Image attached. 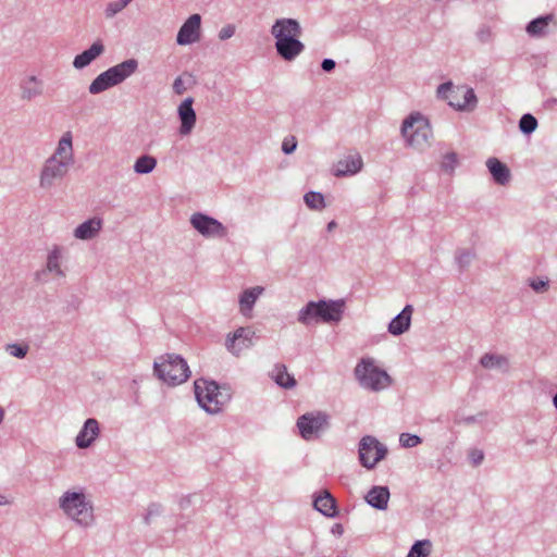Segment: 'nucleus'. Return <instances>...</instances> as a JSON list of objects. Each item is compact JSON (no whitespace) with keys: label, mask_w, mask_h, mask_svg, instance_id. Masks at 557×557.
<instances>
[{"label":"nucleus","mask_w":557,"mask_h":557,"mask_svg":"<svg viewBox=\"0 0 557 557\" xmlns=\"http://www.w3.org/2000/svg\"><path fill=\"white\" fill-rule=\"evenodd\" d=\"M255 335L256 332L251 326L238 327L226 336L225 347L232 355L238 357L243 350L255 345Z\"/></svg>","instance_id":"obj_14"},{"label":"nucleus","mask_w":557,"mask_h":557,"mask_svg":"<svg viewBox=\"0 0 557 557\" xmlns=\"http://www.w3.org/2000/svg\"><path fill=\"white\" fill-rule=\"evenodd\" d=\"M133 0H121V2L127 7Z\"/></svg>","instance_id":"obj_57"},{"label":"nucleus","mask_w":557,"mask_h":557,"mask_svg":"<svg viewBox=\"0 0 557 557\" xmlns=\"http://www.w3.org/2000/svg\"><path fill=\"white\" fill-rule=\"evenodd\" d=\"M157 166V159L150 154L138 157L134 163V171L137 174H149Z\"/></svg>","instance_id":"obj_31"},{"label":"nucleus","mask_w":557,"mask_h":557,"mask_svg":"<svg viewBox=\"0 0 557 557\" xmlns=\"http://www.w3.org/2000/svg\"><path fill=\"white\" fill-rule=\"evenodd\" d=\"M362 164V159L359 154L348 156L337 162L334 175L337 177L354 175L361 170Z\"/></svg>","instance_id":"obj_22"},{"label":"nucleus","mask_w":557,"mask_h":557,"mask_svg":"<svg viewBox=\"0 0 557 557\" xmlns=\"http://www.w3.org/2000/svg\"><path fill=\"white\" fill-rule=\"evenodd\" d=\"M236 27L234 24H227L223 26L219 32V39L226 40L234 36Z\"/></svg>","instance_id":"obj_45"},{"label":"nucleus","mask_w":557,"mask_h":557,"mask_svg":"<svg viewBox=\"0 0 557 557\" xmlns=\"http://www.w3.org/2000/svg\"><path fill=\"white\" fill-rule=\"evenodd\" d=\"M400 445L405 448H412L422 443V438L416 434L401 433L399 436Z\"/></svg>","instance_id":"obj_40"},{"label":"nucleus","mask_w":557,"mask_h":557,"mask_svg":"<svg viewBox=\"0 0 557 557\" xmlns=\"http://www.w3.org/2000/svg\"><path fill=\"white\" fill-rule=\"evenodd\" d=\"M193 103L194 98L188 97L185 100H183L177 108V114L181 121L178 132L182 136L190 134L196 125L197 115L196 111L193 108Z\"/></svg>","instance_id":"obj_16"},{"label":"nucleus","mask_w":557,"mask_h":557,"mask_svg":"<svg viewBox=\"0 0 557 557\" xmlns=\"http://www.w3.org/2000/svg\"><path fill=\"white\" fill-rule=\"evenodd\" d=\"M537 127V120L531 114L525 113L520 117L519 129L524 135H531Z\"/></svg>","instance_id":"obj_36"},{"label":"nucleus","mask_w":557,"mask_h":557,"mask_svg":"<svg viewBox=\"0 0 557 557\" xmlns=\"http://www.w3.org/2000/svg\"><path fill=\"white\" fill-rule=\"evenodd\" d=\"M437 97L448 101V104L458 111H472L478 103L475 92L472 88H454L451 82H446L437 87Z\"/></svg>","instance_id":"obj_9"},{"label":"nucleus","mask_w":557,"mask_h":557,"mask_svg":"<svg viewBox=\"0 0 557 557\" xmlns=\"http://www.w3.org/2000/svg\"><path fill=\"white\" fill-rule=\"evenodd\" d=\"M262 293L263 287L261 286L245 289L239 296L240 312L246 315L247 312L251 311L256 300Z\"/></svg>","instance_id":"obj_29"},{"label":"nucleus","mask_w":557,"mask_h":557,"mask_svg":"<svg viewBox=\"0 0 557 557\" xmlns=\"http://www.w3.org/2000/svg\"><path fill=\"white\" fill-rule=\"evenodd\" d=\"M124 8H126L121 0L112 1L107 4V8L104 10V14L107 18H112L115 16L119 12H121Z\"/></svg>","instance_id":"obj_42"},{"label":"nucleus","mask_w":557,"mask_h":557,"mask_svg":"<svg viewBox=\"0 0 557 557\" xmlns=\"http://www.w3.org/2000/svg\"><path fill=\"white\" fill-rule=\"evenodd\" d=\"M458 164V156L456 152H448L444 156L443 161L441 163V168L443 171L447 173L454 172L456 165Z\"/></svg>","instance_id":"obj_39"},{"label":"nucleus","mask_w":557,"mask_h":557,"mask_svg":"<svg viewBox=\"0 0 557 557\" xmlns=\"http://www.w3.org/2000/svg\"><path fill=\"white\" fill-rule=\"evenodd\" d=\"M195 396L199 406L208 413H218L230 400V394L222 392L214 381L198 379L194 383Z\"/></svg>","instance_id":"obj_6"},{"label":"nucleus","mask_w":557,"mask_h":557,"mask_svg":"<svg viewBox=\"0 0 557 557\" xmlns=\"http://www.w3.org/2000/svg\"><path fill=\"white\" fill-rule=\"evenodd\" d=\"M99 434V422L95 418H88L78 432L75 438V444L81 449L88 448L92 445Z\"/></svg>","instance_id":"obj_17"},{"label":"nucleus","mask_w":557,"mask_h":557,"mask_svg":"<svg viewBox=\"0 0 557 557\" xmlns=\"http://www.w3.org/2000/svg\"><path fill=\"white\" fill-rule=\"evenodd\" d=\"M554 14H545L533 18L527 24L525 32L531 37L546 36L549 33V24L554 21Z\"/></svg>","instance_id":"obj_23"},{"label":"nucleus","mask_w":557,"mask_h":557,"mask_svg":"<svg viewBox=\"0 0 557 557\" xmlns=\"http://www.w3.org/2000/svg\"><path fill=\"white\" fill-rule=\"evenodd\" d=\"M45 270H47L48 273H54L59 277L65 276V272L61 268V249L59 246H54L49 251Z\"/></svg>","instance_id":"obj_30"},{"label":"nucleus","mask_w":557,"mask_h":557,"mask_svg":"<svg viewBox=\"0 0 557 557\" xmlns=\"http://www.w3.org/2000/svg\"><path fill=\"white\" fill-rule=\"evenodd\" d=\"M336 66V62L333 60V59H324L322 62H321V69L324 71V72H332Z\"/></svg>","instance_id":"obj_48"},{"label":"nucleus","mask_w":557,"mask_h":557,"mask_svg":"<svg viewBox=\"0 0 557 557\" xmlns=\"http://www.w3.org/2000/svg\"><path fill=\"white\" fill-rule=\"evenodd\" d=\"M297 148V139L295 136L286 137L282 143V151L285 154L293 153Z\"/></svg>","instance_id":"obj_43"},{"label":"nucleus","mask_w":557,"mask_h":557,"mask_svg":"<svg viewBox=\"0 0 557 557\" xmlns=\"http://www.w3.org/2000/svg\"><path fill=\"white\" fill-rule=\"evenodd\" d=\"M389 499L387 486H373L366 495V502L373 508L385 510Z\"/></svg>","instance_id":"obj_24"},{"label":"nucleus","mask_w":557,"mask_h":557,"mask_svg":"<svg viewBox=\"0 0 557 557\" xmlns=\"http://www.w3.org/2000/svg\"><path fill=\"white\" fill-rule=\"evenodd\" d=\"M102 227V221L99 218H91L87 221L81 223L75 230H74V236L77 239L82 240H88L94 238Z\"/></svg>","instance_id":"obj_25"},{"label":"nucleus","mask_w":557,"mask_h":557,"mask_svg":"<svg viewBox=\"0 0 557 557\" xmlns=\"http://www.w3.org/2000/svg\"><path fill=\"white\" fill-rule=\"evenodd\" d=\"M337 226L336 222L335 221H331L329 222L327 224V231H333L335 227Z\"/></svg>","instance_id":"obj_53"},{"label":"nucleus","mask_w":557,"mask_h":557,"mask_svg":"<svg viewBox=\"0 0 557 557\" xmlns=\"http://www.w3.org/2000/svg\"><path fill=\"white\" fill-rule=\"evenodd\" d=\"M469 458H470V461L471 463L476 467L482 463L483 459H484V453L483 450L481 449H472L470 453H469Z\"/></svg>","instance_id":"obj_46"},{"label":"nucleus","mask_w":557,"mask_h":557,"mask_svg":"<svg viewBox=\"0 0 557 557\" xmlns=\"http://www.w3.org/2000/svg\"><path fill=\"white\" fill-rule=\"evenodd\" d=\"M345 309V300H325L309 301L302 307L298 313V321L301 324L309 325L315 322H339L343 318Z\"/></svg>","instance_id":"obj_3"},{"label":"nucleus","mask_w":557,"mask_h":557,"mask_svg":"<svg viewBox=\"0 0 557 557\" xmlns=\"http://www.w3.org/2000/svg\"><path fill=\"white\" fill-rule=\"evenodd\" d=\"M306 206L312 210H322L325 208L324 196L319 191H308L304 196Z\"/></svg>","instance_id":"obj_34"},{"label":"nucleus","mask_w":557,"mask_h":557,"mask_svg":"<svg viewBox=\"0 0 557 557\" xmlns=\"http://www.w3.org/2000/svg\"><path fill=\"white\" fill-rule=\"evenodd\" d=\"M201 16L199 14L190 15L178 29L176 42L180 46H186L199 40Z\"/></svg>","instance_id":"obj_15"},{"label":"nucleus","mask_w":557,"mask_h":557,"mask_svg":"<svg viewBox=\"0 0 557 557\" xmlns=\"http://www.w3.org/2000/svg\"><path fill=\"white\" fill-rule=\"evenodd\" d=\"M59 507L76 524L88 528L95 521L94 506L83 491H66L59 498Z\"/></svg>","instance_id":"obj_2"},{"label":"nucleus","mask_w":557,"mask_h":557,"mask_svg":"<svg viewBox=\"0 0 557 557\" xmlns=\"http://www.w3.org/2000/svg\"><path fill=\"white\" fill-rule=\"evenodd\" d=\"M190 504V497L189 496H184L182 497V499L180 500V507L182 509H185L187 506H189Z\"/></svg>","instance_id":"obj_52"},{"label":"nucleus","mask_w":557,"mask_h":557,"mask_svg":"<svg viewBox=\"0 0 557 557\" xmlns=\"http://www.w3.org/2000/svg\"><path fill=\"white\" fill-rule=\"evenodd\" d=\"M154 375L168 385H180L188 380L190 370L186 360L176 354H165L154 360Z\"/></svg>","instance_id":"obj_4"},{"label":"nucleus","mask_w":557,"mask_h":557,"mask_svg":"<svg viewBox=\"0 0 557 557\" xmlns=\"http://www.w3.org/2000/svg\"><path fill=\"white\" fill-rule=\"evenodd\" d=\"M138 69L136 59H127L100 73L89 85L88 91L98 95L113 86H116L132 76Z\"/></svg>","instance_id":"obj_5"},{"label":"nucleus","mask_w":557,"mask_h":557,"mask_svg":"<svg viewBox=\"0 0 557 557\" xmlns=\"http://www.w3.org/2000/svg\"><path fill=\"white\" fill-rule=\"evenodd\" d=\"M162 506L158 503H152L148 506L147 508V512L144 517V521L146 524H150L151 522V519L154 518V517H158L162 513Z\"/></svg>","instance_id":"obj_41"},{"label":"nucleus","mask_w":557,"mask_h":557,"mask_svg":"<svg viewBox=\"0 0 557 557\" xmlns=\"http://www.w3.org/2000/svg\"><path fill=\"white\" fill-rule=\"evenodd\" d=\"M531 288L536 293H543L548 287V280H532L530 282Z\"/></svg>","instance_id":"obj_47"},{"label":"nucleus","mask_w":557,"mask_h":557,"mask_svg":"<svg viewBox=\"0 0 557 557\" xmlns=\"http://www.w3.org/2000/svg\"><path fill=\"white\" fill-rule=\"evenodd\" d=\"M189 222L191 226L203 237L223 238L227 235V228L219 220L206 213H193Z\"/></svg>","instance_id":"obj_13"},{"label":"nucleus","mask_w":557,"mask_h":557,"mask_svg":"<svg viewBox=\"0 0 557 557\" xmlns=\"http://www.w3.org/2000/svg\"><path fill=\"white\" fill-rule=\"evenodd\" d=\"M401 135L407 139L408 145L422 150L430 145L432 129L428 120L422 115L411 114L403 122Z\"/></svg>","instance_id":"obj_8"},{"label":"nucleus","mask_w":557,"mask_h":557,"mask_svg":"<svg viewBox=\"0 0 557 557\" xmlns=\"http://www.w3.org/2000/svg\"><path fill=\"white\" fill-rule=\"evenodd\" d=\"M274 381L283 388H293L296 385L295 377L287 372V368L284 364L276 367Z\"/></svg>","instance_id":"obj_32"},{"label":"nucleus","mask_w":557,"mask_h":557,"mask_svg":"<svg viewBox=\"0 0 557 557\" xmlns=\"http://www.w3.org/2000/svg\"><path fill=\"white\" fill-rule=\"evenodd\" d=\"M476 37L481 42L486 44L492 40L493 34L488 26L483 25L476 32Z\"/></svg>","instance_id":"obj_44"},{"label":"nucleus","mask_w":557,"mask_h":557,"mask_svg":"<svg viewBox=\"0 0 557 557\" xmlns=\"http://www.w3.org/2000/svg\"><path fill=\"white\" fill-rule=\"evenodd\" d=\"M553 404L555 408L557 409V393L553 396Z\"/></svg>","instance_id":"obj_56"},{"label":"nucleus","mask_w":557,"mask_h":557,"mask_svg":"<svg viewBox=\"0 0 557 557\" xmlns=\"http://www.w3.org/2000/svg\"><path fill=\"white\" fill-rule=\"evenodd\" d=\"M456 101H463L462 94L458 98H456Z\"/></svg>","instance_id":"obj_58"},{"label":"nucleus","mask_w":557,"mask_h":557,"mask_svg":"<svg viewBox=\"0 0 557 557\" xmlns=\"http://www.w3.org/2000/svg\"><path fill=\"white\" fill-rule=\"evenodd\" d=\"M486 166L492 175L493 181L498 185H506L510 182L511 174L509 168L495 157L486 160Z\"/></svg>","instance_id":"obj_21"},{"label":"nucleus","mask_w":557,"mask_h":557,"mask_svg":"<svg viewBox=\"0 0 557 557\" xmlns=\"http://www.w3.org/2000/svg\"><path fill=\"white\" fill-rule=\"evenodd\" d=\"M359 461L362 467L373 469L387 455V448L372 435H364L359 442Z\"/></svg>","instance_id":"obj_10"},{"label":"nucleus","mask_w":557,"mask_h":557,"mask_svg":"<svg viewBox=\"0 0 557 557\" xmlns=\"http://www.w3.org/2000/svg\"><path fill=\"white\" fill-rule=\"evenodd\" d=\"M48 272L47 270L41 269V270H38L36 273H35V281H37L38 283H46L47 282V276Z\"/></svg>","instance_id":"obj_49"},{"label":"nucleus","mask_w":557,"mask_h":557,"mask_svg":"<svg viewBox=\"0 0 557 557\" xmlns=\"http://www.w3.org/2000/svg\"><path fill=\"white\" fill-rule=\"evenodd\" d=\"M8 504L5 496L0 495V506Z\"/></svg>","instance_id":"obj_55"},{"label":"nucleus","mask_w":557,"mask_h":557,"mask_svg":"<svg viewBox=\"0 0 557 557\" xmlns=\"http://www.w3.org/2000/svg\"><path fill=\"white\" fill-rule=\"evenodd\" d=\"M478 421V416H468L460 420L461 423H465L467 425L473 424Z\"/></svg>","instance_id":"obj_51"},{"label":"nucleus","mask_w":557,"mask_h":557,"mask_svg":"<svg viewBox=\"0 0 557 557\" xmlns=\"http://www.w3.org/2000/svg\"><path fill=\"white\" fill-rule=\"evenodd\" d=\"M70 165H66L54 158H48L39 174V186L45 190H50L59 185L70 171Z\"/></svg>","instance_id":"obj_12"},{"label":"nucleus","mask_w":557,"mask_h":557,"mask_svg":"<svg viewBox=\"0 0 557 557\" xmlns=\"http://www.w3.org/2000/svg\"><path fill=\"white\" fill-rule=\"evenodd\" d=\"M21 98L30 101L42 95V82L35 75L28 76L21 83Z\"/></svg>","instance_id":"obj_26"},{"label":"nucleus","mask_w":557,"mask_h":557,"mask_svg":"<svg viewBox=\"0 0 557 557\" xmlns=\"http://www.w3.org/2000/svg\"><path fill=\"white\" fill-rule=\"evenodd\" d=\"M313 506L325 517L334 518L338 515L335 498L329 492H324L323 495L315 497Z\"/></svg>","instance_id":"obj_27"},{"label":"nucleus","mask_w":557,"mask_h":557,"mask_svg":"<svg viewBox=\"0 0 557 557\" xmlns=\"http://www.w3.org/2000/svg\"><path fill=\"white\" fill-rule=\"evenodd\" d=\"M4 350L14 358L24 359L29 351V345L27 343H10L4 346Z\"/></svg>","instance_id":"obj_35"},{"label":"nucleus","mask_w":557,"mask_h":557,"mask_svg":"<svg viewBox=\"0 0 557 557\" xmlns=\"http://www.w3.org/2000/svg\"><path fill=\"white\" fill-rule=\"evenodd\" d=\"M480 364L485 369H498L503 372H507L509 370V360L503 355L491 352L484 354L480 358Z\"/></svg>","instance_id":"obj_28"},{"label":"nucleus","mask_w":557,"mask_h":557,"mask_svg":"<svg viewBox=\"0 0 557 557\" xmlns=\"http://www.w3.org/2000/svg\"><path fill=\"white\" fill-rule=\"evenodd\" d=\"M104 52V45L100 39H97L92 45L77 54L73 60V66L76 70H83L88 66L92 61Z\"/></svg>","instance_id":"obj_20"},{"label":"nucleus","mask_w":557,"mask_h":557,"mask_svg":"<svg viewBox=\"0 0 557 557\" xmlns=\"http://www.w3.org/2000/svg\"><path fill=\"white\" fill-rule=\"evenodd\" d=\"M355 376L360 386L372 392H379L388 387L391 376L385 370L377 368L373 359L362 358L355 368Z\"/></svg>","instance_id":"obj_7"},{"label":"nucleus","mask_w":557,"mask_h":557,"mask_svg":"<svg viewBox=\"0 0 557 557\" xmlns=\"http://www.w3.org/2000/svg\"><path fill=\"white\" fill-rule=\"evenodd\" d=\"M412 312L413 307L411 305H406L405 308L388 323L387 331L394 336H399L406 333L411 325Z\"/></svg>","instance_id":"obj_19"},{"label":"nucleus","mask_w":557,"mask_h":557,"mask_svg":"<svg viewBox=\"0 0 557 557\" xmlns=\"http://www.w3.org/2000/svg\"><path fill=\"white\" fill-rule=\"evenodd\" d=\"M184 77H186L190 84L195 83L194 76L190 73L185 72V73H183V75L177 76L173 83V91L176 95H183L187 90V87L185 86Z\"/></svg>","instance_id":"obj_38"},{"label":"nucleus","mask_w":557,"mask_h":557,"mask_svg":"<svg viewBox=\"0 0 557 557\" xmlns=\"http://www.w3.org/2000/svg\"><path fill=\"white\" fill-rule=\"evenodd\" d=\"M301 34L302 28L295 18H278L272 25L271 35L275 39L276 53L284 61H294L305 50V45L299 40Z\"/></svg>","instance_id":"obj_1"},{"label":"nucleus","mask_w":557,"mask_h":557,"mask_svg":"<svg viewBox=\"0 0 557 557\" xmlns=\"http://www.w3.org/2000/svg\"><path fill=\"white\" fill-rule=\"evenodd\" d=\"M475 257L476 255L472 249L459 248L455 252V261L460 271L466 270Z\"/></svg>","instance_id":"obj_33"},{"label":"nucleus","mask_w":557,"mask_h":557,"mask_svg":"<svg viewBox=\"0 0 557 557\" xmlns=\"http://www.w3.org/2000/svg\"><path fill=\"white\" fill-rule=\"evenodd\" d=\"M4 417H5L4 409L2 407H0V424L3 422Z\"/></svg>","instance_id":"obj_54"},{"label":"nucleus","mask_w":557,"mask_h":557,"mask_svg":"<svg viewBox=\"0 0 557 557\" xmlns=\"http://www.w3.org/2000/svg\"><path fill=\"white\" fill-rule=\"evenodd\" d=\"M72 140V133L70 131L65 132L60 138L54 152L49 158H54L57 161L72 166L75 162Z\"/></svg>","instance_id":"obj_18"},{"label":"nucleus","mask_w":557,"mask_h":557,"mask_svg":"<svg viewBox=\"0 0 557 557\" xmlns=\"http://www.w3.org/2000/svg\"><path fill=\"white\" fill-rule=\"evenodd\" d=\"M431 542L429 540L417 541L410 548L407 557H426L430 554Z\"/></svg>","instance_id":"obj_37"},{"label":"nucleus","mask_w":557,"mask_h":557,"mask_svg":"<svg viewBox=\"0 0 557 557\" xmlns=\"http://www.w3.org/2000/svg\"><path fill=\"white\" fill-rule=\"evenodd\" d=\"M297 428L301 437L310 441L329 428V416L322 411L307 412L298 418Z\"/></svg>","instance_id":"obj_11"},{"label":"nucleus","mask_w":557,"mask_h":557,"mask_svg":"<svg viewBox=\"0 0 557 557\" xmlns=\"http://www.w3.org/2000/svg\"><path fill=\"white\" fill-rule=\"evenodd\" d=\"M331 533L333 535H336V536H342L343 533H344V527L343 524L341 523H335L332 528H331Z\"/></svg>","instance_id":"obj_50"}]
</instances>
